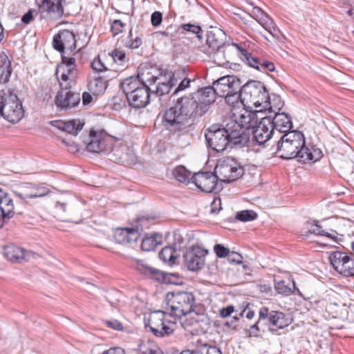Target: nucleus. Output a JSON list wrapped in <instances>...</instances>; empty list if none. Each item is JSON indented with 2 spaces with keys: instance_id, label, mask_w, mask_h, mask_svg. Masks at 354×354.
I'll use <instances>...</instances> for the list:
<instances>
[{
  "instance_id": "obj_48",
  "label": "nucleus",
  "mask_w": 354,
  "mask_h": 354,
  "mask_svg": "<svg viewBox=\"0 0 354 354\" xmlns=\"http://www.w3.org/2000/svg\"><path fill=\"white\" fill-rule=\"evenodd\" d=\"M153 220V217L147 216H141L136 218L135 221V224L132 227L133 228H140L139 229V234L144 230L149 228L150 225L151 224Z\"/></svg>"
},
{
  "instance_id": "obj_1",
  "label": "nucleus",
  "mask_w": 354,
  "mask_h": 354,
  "mask_svg": "<svg viewBox=\"0 0 354 354\" xmlns=\"http://www.w3.org/2000/svg\"><path fill=\"white\" fill-rule=\"evenodd\" d=\"M196 110L197 100L194 97H179L172 106L163 112L162 124L170 131L186 133L194 118L199 116Z\"/></svg>"
},
{
  "instance_id": "obj_3",
  "label": "nucleus",
  "mask_w": 354,
  "mask_h": 354,
  "mask_svg": "<svg viewBox=\"0 0 354 354\" xmlns=\"http://www.w3.org/2000/svg\"><path fill=\"white\" fill-rule=\"evenodd\" d=\"M121 86L131 106L139 109L145 107L149 103L152 88L145 86L136 77L127 78Z\"/></svg>"
},
{
  "instance_id": "obj_59",
  "label": "nucleus",
  "mask_w": 354,
  "mask_h": 354,
  "mask_svg": "<svg viewBox=\"0 0 354 354\" xmlns=\"http://www.w3.org/2000/svg\"><path fill=\"white\" fill-rule=\"evenodd\" d=\"M191 80L188 78L183 79L178 86L174 89L173 95H176L180 91H184L190 86Z\"/></svg>"
},
{
  "instance_id": "obj_62",
  "label": "nucleus",
  "mask_w": 354,
  "mask_h": 354,
  "mask_svg": "<svg viewBox=\"0 0 354 354\" xmlns=\"http://www.w3.org/2000/svg\"><path fill=\"white\" fill-rule=\"evenodd\" d=\"M234 310V308L233 306H227V307L221 308L219 314L221 317L225 318L230 316Z\"/></svg>"
},
{
  "instance_id": "obj_18",
  "label": "nucleus",
  "mask_w": 354,
  "mask_h": 354,
  "mask_svg": "<svg viewBox=\"0 0 354 354\" xmlns=\"http://www.w3.org/2000/svg\"><path fill=\"white\" fill-rule=\"evenodd\" d=\"M192 180L202 192L212 193L218 192L221 188L218 186V178L212 172H198L192 177Z\"/></svg>"
},
{
  "instance_id": "obj_45",
  "label": "nucleus",
  "mask_w": 354,
  "mask_h": 354,
  "mask_svg": "<svg viewBox=\"0 0 354 354\" xmlns=\"http://www.w3.org/2000/svg\"><path fill=\"white\" fill-rule=\"evenodd\" d=\"M241 88L239 91H234L231 93L226 94L225 96H223L225 99L226 102L232 106V109L234 107H243V104L242 103V97L241 96Z\"/></svg>"
},
{
  "instance_id": "obj_14",
  "label": "nucleus",
  "mask_w": 354,
  "mask_h": 354,
  "mask_svg": "<svg viewBox=\"0 0 354 354\" xmlns=\"http://www.w3.org/2000/svg\"><path fill=\"white\" fill-rule=\"evenodd\" d=\"M266 320L267 321L266 324L268 326V330L271 332L283 328L290 323L283 313L274 310L270 311L268 308L263 307L259 310V321Z\"/></svg>"
},
{
  "instance_id": "obj_52",
  "label": "nucleus",
  "mask_w": 354,
  "mask_h": 354,
  "mask_svg": "<svg viewBox=\"0 0 354 354\" xmlns=\"http://www.w3.org/2000/svg\"><path fill=\"white\" fill-rule=\"evenodd\" d=\"M110 61H113L119 64H122L125 59V53L122 50H115L107 55Z\"/></svg>"
},
{
  "instance_id": "obj_34",
  "label": "nucleus",
  "mask_w": 354,
  "mask_h": 354,
  "mask_svg": "<svg viewBox=\"0 0 354 354\" xmlns=\"http://www.w3.org/2000/svg\"><path fill=\"white\" fill-rule=\"evenodd\" d=\"M161 74L154 68H147L144 71L139 70L138 76L136 77L139 82H142L145 86L152 88V86L159 80Z\"/></svg>"
},
{
  "instance_id": "obj_7",
  "label": "nucleus",
  "mask_w": 354,
  "mask_h": 354,
  "mask_svg": "<svg viewBox=\"0 0 354 354\" xmlns=\"http://www.w3.org/2000/svg\"><path fill=\"white\" fill-rule=\"evenodd\" d=\"M228 136L225 127L221 128L217 125L209 127L205 134L208 147L216 152H223L231 147Z\"/></svg>"
},
{
  "instance_id": "obj_32",
  "label": "nucleus",
  "mask_w": 354,
  "mask_h": 354,
  "mask_svg": "<svg viewBox=\"0 0 354 354\" xmlns=\"http://www.w3.org/2000/svg\"><path fill=\"white\" fill-rule=\"evenodd\" d=\"M48 192V189L45 187L31 185L24 187L21 192L14 191L13 194L16 197L22 201H26L27 198L43 197Z\"/></svg>"
},
{
  "instance_id": "obj_39",
  "label": "nucleus",
  "mask_w": 354,
  "mask_h": 354,
  "mask_svg": "<svg viewBox=\"0 0 354 354\" xmlns=\"http://www.w3.org/2000/svg\"><path fill=\"white\" fill-rule=\"evenodd\" d=\"M82 52L81 48L78 50H67L62 53V61L68 64L69 65H74L77 67L78 62H80L82 57Z\"/></svg>"
},
{
  "instance_id": "obj_33",
  "label": "nucleus",
  "mask_w": 354,
  "mask_h": 354,
  "mask_svg": "<svg viewBox=\"0 0 354 354\" xmlns=\"http://www.w3.org/2000/svg\"><path fill=\"white\" fill-rule=\"evenodd\" d=\"M259 24L266 30L274 38L280 42H283L285 37L277 28L274 21L267 15L260 16L257 19Z\"/></svg>"
},
{
  "instance_id": "obj_57",
  "label": "nucleus",
  "mask_w": 354,
  "mask_h": 354,
  "mask_svg": "<svg viewBox=\"0 0 354 354\" xmlns=\"http://www.w3.org/2000/svg\"><path fill=\"white\" fill-rule=\"evenodd\" d=\"M143 272L147 275L151 276L152 278L156 280H160L162 277V273L160 271L151 268L145 267Z\"/></svg>"
},
{
  "instance_id": "obj_63",
  "label": "nucleus",
  "mask_w": 354,
  "mask_h": 354,
  "mask_svg": "<svg viewBox=\"0 0 354 354\" xmlns=\"http://www.w3.org/2000/svg\"><path fill=\"white\" fill-rule=\"evenodd\" d=\"M129 44L127 45V46L131 49H136L140 47L142 44V39L141 38L137 37L135 39L131 40Z\"/></svg>"
},
{
  "instance_id": "obj_36",
  "label": "nucleus",
  "mask_w": 354,
  "mask_h": 354,
  "mask_svg": "<svg viewBox=\"0 0 354 354\" xmlns=\"http://www.w3.org/2000/svg\"><path fill=\"white\" fill-rule=\"evenodd\" d=\"M3 254L6 258L12 262H19L24 259V251L22 248L15 245L4 247Z\"/></svg>"
},
{
  "instance_id": "obj_47",
  "label": "nucleus",
  "mask_w": 354,
  "mask_h": 354,
  "mask_svg": "<svg viewBox=\"0 0 354 354\" xmlns=\"http://www.w3.org/2000/svg\"><path fill=\"white\" fill-rule=\"evenodd\" d=\"M180 28L187 32L196 35L200 41L202 39L203 30L198 24H183L180 25Z\"/></svg>"
},
{
  "instance_id": "obj_8",
  "label": "nucleus",
  "mask_w": 354,
  "mask_h": 354,
  "mask_svg": "<svg viewBox=\"0 0 354 354\" xmlns=\"http://www.w3.org/2000/svg\"><path fill=\"white\" fill-rule=\"evenodd\" d=\"M243 173L242 167L232 158L220 160L215 167V174L221 181L232 182L240 178Z\"/></svg>"
},
{
  "instance_id": "obj_19",
  "label": "nucleus",
  "mask_w": 354,
  "mask_h": 354,
  "mask_svg": "<svg viewBox=\"0 0 354 354\" xmlns=\"http://www.w3.org/2000/svg\"><path fill=\"white\" fill-rule=\"evenodd\" d=\"M254 128L255 129L250 130V134L252 135V142L259 145L266 143L275 134L270 118H263Z\"/></svg>"
},
{
  "instance_id": "obj_4",
  "label": "nucleus",
  "mask_w": 354,
  "mask_h": 354,
  "mask_svg": "<svg viewBox=\"0 0 354 354\" xmlns=\"http://www.w3.org/2000/svg\"><path fill=\"white\" fill-rule=\"evenodd\" d=\"M268 93V90L262 82H248L241 88L242 103L248 109H252L253 106L255 108H259V111H262L263 107H266L269 104Z\"/></svg>"
},
{
  "instance_id": "obj_31",
  "label": "nucleus",
  "mask_w": 354,
  "mask_h": 354,
  "mask_svg": "<svg viewBox=\"0 0 354 354\" xmlns=\"http://www.w3.org/2000/svg\"><path fill=\"white\" fill-rule=\"evenodd\" d=\"M300 234L308 236L309 234H316L324 236L330 239L335 241L337 239V232L332 230L331 232H325L322 227L315 221H307L301 230Z\"/></svg>"
},
{
  "instance_id": "obj_22",
  "label": "nucleus",
  "mask_w": 354,
  "mask_h": 354,
  "mask_svg": "<svg viewBox=\"0 0 354 354\" xmlns=\"http://www.w3.org/2000/svg\"><path fill=\"white\" fill-rule=\"evenodd\" d=\"M216 95L219 97L225 96L234 91H239L241 82L239 79L234 75L224 76L213 83Z\"/></svg>"
},
{
  "instance_id": "obj_49",
  "label": "nucleus",
  "mask_w": 354,
  "mask_h": 354,
  "mask_svg": "<svg viewBox=\"0 0 354 354\" xmlns=\"http://www.w3.org/2000/svg\"><path fill=\"white\" fill-rule=\"evenodd\" d=\"M294 286L295 284L293 282L292 283H286V281L283 280L275 281L274 283V288L276 291L279 294H283L286 295H288L292 292V288Z\"/></svg>"
},
{
  "instance_id": "obj_24",
  "label": "nucleus",
  "mask_w": 354,
  "mask_h": 354,
  "mask_svg": "<svg viewBox=\"0 0 354 354\" xmlns=\"http://www.w3.org/2000/svg\"><path fill=\"white\" fill-rule=\"evenodd\" d=\"M15 214L12 199L0 188V227Z\"/></svg>"
},
{
  "instance_id": "obj_41",
  "label": "nucleus",
  "mask_w": 354,
  "mask_h": 354,
  "mask_svg": "<svg viewBox=\"0 0 354 354\" xmlns=\"http://www.w3.org/2000/svg\"><path fill=\"white\" fill-rule=\"evenodd\" d=\"M138 354H163L157 344L150 340H142L138 346Z\"/></svg>"
},
{
  "instance_id": "obj_16",
  "label": "nucleus",
  "mask_w": 354,
  "mask_h": 354,
  "mask_svg": "<svg viewBox=\"0 0 354 354\" xmlns=\"http://www.w3.org/2000/svg\"><path fill=\"white\" fill-rule=\"evenodd\" d=\"M225 129L227 131L231 147L242 148L250 142V132L240 127L236 122L230 121Z\"/></svg>"
},
{
  "instance_id": "obj_2",
  "label": "nucleus",
  "mask_w": 354,
  "mask_h": 354,
  "mask_svg": "<svg viewBox=\"0 0 354 354\" xmlns=\"http://www.w3.org/2000/svg\"><path fill=\"white\" fill-rule=\"evenodd\" d=\"M275 153L282 159L290 160L297 158L299 161L316 162L322 156V151L311 146L305 145V138L302 133L292 131L284 133L277 142Z\"/></svg>"
},
{
  "instance_id": "obj_58",
  "label": "nucleus",
  "mask_w": 354,
  "mask_h": 354,
  "mask_svg": "<svg viewBox=\"0 0 354 354\" xmlns=\"http://www.w3.org/2000/svg\"><path fill=\"white\" fill-rule=\"evenodd\" d=\"M227 261L231 263L240 264L242 262V256L236 252H230L227 257Z\"/></svg>"
},
{
  "instance_id": "obj_38",
  "label": "nucleus",
  "mask_w": 354,
  "mask_h": 354,
  "mask_svg": "<svg viewBox=\"0 0 354 354\" xmlns=\"http://www.w3.org/2000/svg\"><path fill=\"white\" fill-rule=\"evenodd\" d=\"M88 141L85 142L86 149L93 153H99L102 150V143L100 140V135L94 130H91L88 135Z\"/></svg>"
},
{
  "instance_id": "obj_53",
  "label": "nucleus",
  "mask_w": 354,
  "mask_h": 354,
  "mask_svg": "<svg viewBox=\"0 0 354 354\" xmlns=\"http://www.w3.org/2000/svg\"><path fill=\"white\" fill-rule=\"evenodd\" d=\"M102 322L103 325L107 328H111V329H113L115 330H118V331L123 330L122 324L117 319H103Z\"/></svg>"
},
{
  "instance_id": "obj_64",
  "label": "nucleus",
  "mask_w": 354,
  "mask_h": 354,
  "mask_svg": "<svg viewBox=\"0 0 354 354\" xmlns=\"http://www.w3.org/2000/svg\"><path fill=\"white\" fill-rule=\"evenodd\" d=\"M102 354H125V352L122 348L115 347L104 351Z\"/></svg>"
},
{
  "instance_id": "obj_23",
  "label": "nucleus",
  "mask_w": 354,
  "mask_h": 354,
  "mask_svg": "<svg viewBox=\"0 0 354 354\" xmlns=\"http://www.w3.org/2000/svg\"><path fill=\"white\" fill-rule=\"evenodd\" d=\"M63 0H41L39 10L44 17L59 19L64 15Z\"/></svg>"
},
{
  "instance_id": "obj_9",
  "label": "nucleus",
  "mask_w": 354,
  "mask_h": 354,
  "mask_svg": "<svg viewBox=\"0 0 354 354\" xmlns=\"http://www.w3.org/2000/svg\"><path fill=\"white\" fill-rule=\"evenodd\" d=\"M0 111L1 115L11 123L18 122L24 116L22 104L16 95H10L7 97L3 96Z\"/></svg>"
},
{
  "instance_id": "obj_46",
  "label": "nucleus",
  "mask_w": 354,
  "mask_h": 354,
  "mask_svg": "<svg viewBox=\"0 0 354 354\" xmlns=\"http://www.w3.org/2000/svg\"><path fill=\"white\" fill-rule=\"evenodd\" d=\"M174 176L181 183H189L191 173L184 167L178 166L173 170Z\"/></svg>"
},
{
  "instance_id": "obj_30",
  "label": "nucleus",
  "mask_w": 354,
  "mask_h": 354,
  "mask_svg": "<svg viewBox=\"0 0 354 354\" xmlns=\"http://www.w3.org/2000/svg\"><path fill=\"white\" fill-rule=\"evenodd\" d=\"M8 53V50L0 49V84L8 82L12 73V61Z\"/></svg>"
},
{
  "instance_id": "obj_42",
  "label": "nucleus",
  "mask_w": 354,
  "mask_h": 354,
  "mask_svg": "<svg viewBox=\"0 0 354 354\" xmlns=\"http://www.w3.org/2000/svg\"><path fill=\"white\" fill-rule=\"evenodd\" d=\"M162 235L154 234L149 237L143 239L141 248L145 251H150L154 250L162 241Z\"/></svg>"
},
{
  "instance_id": "obj_20",
  "label": "nucleus",
  "mask_w": 354,
  "mask_h": 354,
  "mask_svg": "<svg viewBox=\"0 0 354 354\" xmlns=\"http://www.w3.org/2000/svg\"><path fill=\"white\" fill-rule=\"evenodd\" d=\"M225 35L221 29L214 28L207 33L206 44L209 48V53H214V59L217 62L220 55L223 53L222 50Z\"/></svg>"
},
{
  "instance_id": "obj_13",
  "label": "nucleus",
  "mask_w": 354,
  "mask_h": 354,
  "mask_svg": "<svg viewBox=\"0 0 354 354\" xmlns=\"http://www.w3.org/2000/svg\"><path fill=\"white\" fill-rule=\"evenodd\" d=\"M232 122H236L242 128L249 131L254 129L258 123L257 113L248 109L247 106L234 107L232 109Z\"/></svg>"
},
{
  "instance_id": "obj_6",
  "label": "nucleus",
  "mask_w": 354,
  "mask_h": 354,
  "mask_svg": "<svg viewBox=\"0 0 354 354\" xmlns=\"http://www.w3.org/2000/svg\"><path fill=\"white\" fill-rule=\"evenodd\" d=\"M169 315V312L163 310L151 312L145 320L146 328L158 337L170 335L175 330L176 323L167 319L166 315Z\"/></svg>"
},
{
  "instance_id": "obj_60",
  "label": "nucleus",
  "mask_w": 354,
  "mask_h": 354,
  "mask_svg": "<svg viewBox=\"0 0 354 354\" xmlns=\"http://www.w3.org/2000/svg\"><path fill=\"white\" fill-rule=\"evenodd\" d=\"M260 322H261V321H259V319L258 321L255 324H254L253 325H252L250 326V329L248 330L249 337H257L260 336L259 332L261 330L258 325Z\"/></svg>"
},
{
  "instance_id": "obj_40",
  "label": "nucleus",
  "mask_w": 354,
  "mask_h": 354,
  "mask_svg": "<svg viewBox=\"0 0 354 354\" xmlns=\"http://www.w3.org/2000/svg\"><path fill=\"white\" fill-rule=\"evenodd\" d=\"M180 256V252L172 246L163 248L159 253L160 259L169 265L174 263L175 260Z\"/></svg>"
},
{
  "instance_id": "obj_21",
  "label": "nucleus",
  "mask_w": 354,
  "mask_h": 354,
  "mask_svg": "<svg viewBox=\"0 0 354 354\" xmlns=\"http://www.w3.org/2000/svg\"><path fill=\"white\" fill-rule=\"evenodd\" d=\"M76 38L75 33L69 30H59L53 40V48L61 53L67 50L76 49Z\"/></svg>"
},
{
  "instance_id": "obj_54",
  "label": "nucleus",
  "mask_w": 354,
  "mask_h": 354,
  "mask_svg": "<svg viewBox=\"0 0 354 354\" xmlns=\"http://www.w3.org/2000/svg\"><path fill=\"white\" fill-rule=\"evenodd\" d=\"M214 251L219 258L227 257L230 252V250L227 248L219 243H217L214 246Z\"/></svg>"
},
{
  "instance_id": "obj_29",
  "label": "nucleus",
  "mask_w": 354,
  "mask_h": 354,
  "mask_svg": "<svg viewBox=\"0 0 354 354\" xmlns=\"http://www.w3.org/2000/svg\"><path fill=\"white\" fill-rule=\"evenodd\" d=\"M139 229L125 227L118 228L114 232L115 242L119 244H131L136 243L139 236Z\"/></svg>"
},
{
  "instance_id": "obj_37",
  "label": "nucleus",
  "mask_w": 354,
  "mask_h": 354,
  "mask_svg": "<svg viewBox=\"0 0 354 354\" xmlns=\"http://www.w3.org/2000/svg\"><path fill=\"white\" fill-rule=\"evenodd\" d=\"M57 127L73 136H76L82 129L84 123L80 120H71L67 122L59 121Z\"/></svg>"
},
{
  "instance_id": "obj_44",
  "label": "nucleus",
  "mask_w": 354,
  "mask_h": 354,
  "mask_svg": "<svg viewBox=\"0 0 354 354\" xmlns=\"http://www.w3.org/2000/svg\"><path fill=\"white\" fill-rule=\"evenodd\" d=\"M108 59V57L105 54L102 56L98 55V57L95 58L91 62V67L93 70L97 73H101L109 70V65L106 63Z\"/></svg>"
},
{
  "instance_id": "obj_5",
  "label": "nucleus",
  "mask_w": 354,
  "mask_h": 354,
  "mask_svg": "<svg viewBox=\"0 0 354 354\" xmlns=\"http://www.w3.org/2000/svg\"><path fill=\"white\" fill-rule=\"evenodd\" d=\"M167 310L169 315L180 317L193 310L194 297L188 292H172L166 296Z\"/></svg>"
},
{
  "instance_id": "obj_17",
  "label": "nucleus",
  "mask_w": 354,
  "mask_h": 354,
  "mask_svg": "<svg viewBox=\"0 0 354 354\" xmlns=\"http://www.w3.org/2000/svg\"><path fill=\"white\" fill-rule=\"evenodd\" d=\"M62 89L58 92L55 104L61 110H66L75 107L80 102V95L78 93L73 92L68 84L64 85L63 82H59Z\"/></svg>"
},
{
  "instance_id": "obj_56",
  "label": "nucleus",
  "mask_w": 354,
  "mask_h": 354,
  "mask_svg": "<svg viewBox=\"0 0 354 354\" xmlns=\"http://www.w3.org/2000/svg\"><path fill=\"white\" fill-rule=\"evenodd\" d=\"M162 21V15L159 11H155L151 16V22L153 26L158 27Z\"/></svg>"
},
{
  "instance_id": "obj_10",
  "label": "nucleus",
  "mask_w": 354,
  "mask_h": 354,
  "mask_svg": "<svg viewBox=\"0 0 354 354\" xmlns=\"http://www.w3.org/2000/svg\"><path fill=\"white\" fill-rule=\"evenodd\" d=\"M208 252L207 249L198 244L187 248L183 252L185 266L192 272L201 270L205 264V257Z\"/></svg>"
},
{
  "instance_id": "obj_43",
  "label": "nucleus",
  "mask_w": 354,
  "mask_h": 354,
  "mask_svg": "<svg viewBox=\"0 0 354 354\" xmlns=\"http://www.w3.org/2000/svg\"><path fill=\"white\" fill-rule=\"evenodd\" d=\"M268 102L269 104L266 107H263V110H270V112H279L283 106V102L281 98L277 95H272L270 96L268 93Z\"/></svg>"
},
{
  "instance_id": "obj_11",
  "label": "nucleus",
  "mask_w": 354,
  "mask_h": 354,
  "mask_svg": "<svg viewBox=\"0 0 354 354\" xmlns=\"http://www.w3.org/2000/svg\"><path fill=\"white\" fill-rule=\"evenodd\" d=\"M233 46L237 50L240 59L249 66L266 73L275 70L273 62L263 57L252 56L239 44H234Z\"/></svg>"
},
{
  "instance_id": "obj_25",
  "label": "nucleus",
  "mask_w": 354,
  "mask_h": 354,
  "mask_svg": "<svg viewBox=\"0 0 354 354\" xmlns=\"http://www.w3.org/2000/svg\"><path fill=\"white\" fill-rule=\"evenodd\" d=\"M78 74L79 72L76 66L73 64L69 65L62 61L57 67L56 75L57 79L59 80L61 79L64 85L68 84L70 87L75 83Z\"/></svg>"
},
{
  "instance_id": "obj_26",
  "label": "nucleus",
  "mask_w": 354,
  "mask_h": 354,
  "mask_svg": "<svg viewBox=\"0 0 354 354\" xmlns=\"http://www.w3.org/2000/svg\"><path fill=\"white\" fill-rule=\"evenodd\" d=\"M266 118H270L272 122V128L274 132L279 133L290 132V129L292 127L291 117L283 113L277 112L274 116L269 115Z\"/></svg>"
},
{
  "instance_id": "obj_28",
  "label": "nucleus",
  "mask_w": 354,
  "mask_h": 354,
  "mask_svg": "<svg viewBox=\"0 0 354 354\" xmlns=\"http://www.w3.org/2000/svg\"><path fill=\"white\" fill-rule=\"evenodd\" d=\"M156 83L157 84L154 88H152L151 93L160 96L169 93L172 87L178 83V80L174 77L172 73L160 75Z\"/></svg>"
},
{
  "instance_id": "obj_27",
  "label": "nucleus",
  "mask_w": 354,
  "mask_h": 354,
  "mask_svg": "<svg viewBox=\"0 0 354 354\" xmlns=\"http://www.w3.org/2000/svg\"><path fill=\"white\" fill-rule=\"evenodd\" d=\"M200 95L198 103L197 102V113L199 116L203 115L207 111L208 106L214 102L216 93L214 86L203 88L198 91Z\"/></svg>"
},
{
  "instance_id": "obj_35",
  "label": "nucleus",
  "mask_w": 354,
  "mask_h": 354,
  "mask_svg": "<svg viewBox=\"0 0 354 354\" xmlns=\"http://www.w3.org/2000/svg\"><path fill=\"white\" fill-rule=\"evenodd\" d=\"M107 82L103 77L95 75L88 82V91L95 95H100L106 89Z\"/></svg>"
},
{
  "instance_id": "obj_50",
  "label": "nucleus",
  "mask_w": 354,
  "mask_h": 354,
  "mask_svg": "<svg viewBox=\"0 0 354 354\" xmlns=\"http://www.w3.org/2000/svg\"><path fill=\"white\" fill-rule=\"evenodd\" d=\"M257 214L253 210H243L236 214L235 218L241 222H248L256 219Z\"/></svg>"
},
{
  "instance_id": "obj_12",
  "label": "nucleus",
  "mask_w": 354,
  "mask_h": 354,
  "mask_svg": "<svg viewBox=\"0 0 354 354\" xmlns=\"http://www.w3.org/2000/svg\"><path fill=\"white\" fill-rule=\"evenodd\" d=\"M233 46L237 50L240 59L249 66L266 73L275 70L273 62L263 57L252 56L239 44H234Z\"/></svg>"
},
{
  "instance_id": "obj_55",
  "label": "nucleus",
  "mask_w": 354,
  "mask_h": 354,
  "mask_svg": "<svg viewBox=\"0 0 354 354\" xmlns=\"http://www.w3.org/2000/svg\"><path fill=\"white\" fill-rule=\"evenodd\" d=\"M124 28V24L118 19L114 20L111 26V30L114 36L122 32Z\"/></svg>"
},
{
  "instance_id": "obj_15",
  "label": "nucleus",
  "mask_w": 354,
  "mask_h": 354,
  "mask_svg": "<svg viewBox=\"0 0 354 354\" xmlns=\"http://www.w3.org/2000/svg\"><path fill=\"white\" fill-rule=\"evenodd\" d=\"M329 259L331 265L337 272L344 277L354 278V259L340 251L333 252Z\"/></svg>"
},
{
  "instance_id": "obj_51",
  "label": "nucleus",
  "mask_w": 354,
  "mask_h": 354,
  "mask_svg": "<svg viewBox=\"0 0 354 354\" xmlns=\"http://www.w3.org/2000/svg\"><path fill=\"white\" fill-rule=\"evenodd\" d=\"M194 354H222L221 350L214 346L203 344L194 351Z\"/></svg>"
},
{
  "instance_id": "obj_61",
  "label": "nucleus",
  "mask_w": 354,
  "mask_h": 354,
  "mask_svg": "<svg viewBox=\"0 0 354 354\" xmlns=\"http://www.w3.org/2000/svg\"><path fill=\"white\" fill-rule=\"evenodd\" d=\"M34 14H37V11L34 9H30L26 14L21 17V21L26 24H30L34 20Z\"/></svg>"
}]
</instances>
